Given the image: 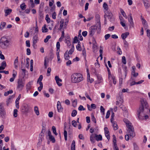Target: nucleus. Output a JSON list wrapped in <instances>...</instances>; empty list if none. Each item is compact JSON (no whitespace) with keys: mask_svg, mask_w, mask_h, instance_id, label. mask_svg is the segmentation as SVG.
Returning <instances> with one entry per match:
<instances>
[{"mask_svg":"<svg viewBox=\"0 0 150 150\" xmlns=\"http://www.w3.org/2000/svg\"><path fill=\"white\" fill-rule=\"evenodd\" d=\"M140 102L141 105L137 111L138 117L139 119H144V117L146 119H147L148 116L147 115H144V109L147 108L148 107L147 103L144 99H141Z\"/></svg>","mask_w":150,"mask_h":150,"instance_id":"obj_1","label":"nucleus"},{"mask_svg":"<svg viewBox=\"0 0 150 150\" xmlns=\"http://www.w3.org/2000/svg\"><path fill=\"white\" fill-rule=\"evenodd\" d=\"M123 121L126 123V126L128 128L127 130L128 134L126 135L125 138L126 140L128 141L129 139V137L133 138L135 135L134 132V127L132 125V123L127 119H124Z\"/></svg>","mask_w":150,"mask_h":150,"instance_id":"obj_2","label":"nucleus"},{"mask_svg":"<svg viewBox=\"0 0 150 150\" xmlns=\"http://www.w3.org/2000/svg\"><path fill=\"white\" fill-rule=\"evenodd\" d=\"M83 80L82 75L80 73H74L72 74L71 76V81L73 83H78Z\"/></svg>","mask_w":150,"mask_h":150,"instance_id":"obj_3","label":"nucleus"},{"mask_svg":"<svg viewBox=\"0 0 150 150\" xmlns=\"http://www.w3.org/2000/svg\"><path fill=\"white\" fill-rule=\"evenodd\" d=\"M9 41L6 37H2L0 40V45L3 49L6 48L9 45Z\"/></svg>","mask_w":150,"mask_h":150,"instance_id":"obj_4","label":"nucleus"},{"mask_svg":"<svg viewBox=\"0 0 150 150\" xmlns=\"http://www.w3.org/2000/svg\"><path fill=\"white\" fill-rule=\"evenodd\" d=\"M105 15L104 17L105 18V24L107 23L106 18L108 17V19H110V21H111L113 19V15L111 12L109 11H104Z\"/></svg>","mask_w":150,"mask_h":150,"instance_id":"obj_5","label":"nucleus"},{"mask_svg":"<svg viewBox=\"0 0 150 150\" xmlns=\"http://www.w3.org/2000/svg\"><path fill=\"white\" fill-rule=\"evenodd\" d=\"M98 27V25H94L91 26L89 28V33L90 36H93L95 33L96 30L97 29L100 30V28H99Z\"/></svg>","mask_w":150,"mask_h":150,"instance_id":"obj_6","label":"nucleus"},{"mask_svg":"<svg viewBox=\"0 0 150 150\" xmlns=\"http://www.w3.org/2000/svg\"><path fill=\"white\" fill-rule=\"evenodd\" d=\"M25 83L22 79H19L18 80L17 86V88L19 91H21L23 88Z\"/></svg>","mask_w":150,"mask_h":150,"instance_id":"obj_7","label":"nucleus"},{"mask_svg":"<svg viewBox=\"0 0 150 150\" xmlns=\"http://www.w3.org/2000/svg\"><path fill=\"white\" fill-rule=\"evenodd\" d=\"M6 112L5 109L3 105V103H1L0 104V115L3 118L5 117Z\"/></svg>","mask_w":150,"mask_h":150,"instance_id":"obj_8","label":"nucleus"},{"mask_svg":"<svg viewBox=\"0 0 150 150\" xmlns=\"http://www.w3.org/2000/svg\"><path fill=\"white\" fill-rule=\"evenodd\" d=\"M113 137V149L114 150H119L117 147V140L116 137L115 135H112Z\"/></svg>","mask_w":150,"mask_h":150,"instance_id":"obj_9","label":"nucleus"},{"mask_svg":"<svg viewBox=\"0 0 150 150\" xmlns=\"http://www.w3.org/2000/svg\"><path fill=\"white\" fill-rule=\"evenodd\" d=\"M141 19L144 28L145 29H147L148 27V25L146 21L142 17V16H141Z\"/></svg>","mask_w":150,"mask_h":150,"instance_id":"obj_10","label":"nucleus"},{"mask_svg":"<svg viewBox=\"0 0 150 150\" xmlns=\"http://www.w3.org/2000/svg\"><path fill=\"white\" fill-rule=\"evenodd\" d=\"M95 18L96 19V20L97 22V23L96 25H98V27L99 28H100L101 27V25L100 20V16L99 14H97L95 16Z\"/></svg>","mask_w":150,"mask_h":150,"instance_id":"obj_11","label":"nucleus"},{"mask_svg":"<svg viewBox=\"0 0 150 150\" xmlns=\"http://www.w3.org/2000/svg\"><path fill=\"white\" fill-rule=\"evenodd\" d=\"M132 14H130L129 15V18H128V21L129 23L130 27H134V24L133 21V18L132 17Z\"/></svg>","mask_w":150,"mask_h":150,"instance_id":"obj_12","label":"nucleus"},{"mask_svg":"<svg viewBox=\"0 0 150 150\" xmlns=\"http://www.w3.org/2000/svg\"><path fill=\"white\" fill-rule=\"evenodd\" d=\"M104 130L105 136L107 139L109 140L110 137L109 135V132L108 128L107 127H105L104 128Z\"/></svg>","mask_w":150,"mask_h":150,"instance_id":"obj_13","label":"nucleus"},{"mask_svg":"<svg viewBox=\"0 0 150 150\" xmlns=\"http://www.w3.org/2000/svg\"><path fill=\"white\" fill-rule=\"evenodd\" d=\"M57 107L58 112H61L62 111L63 108L62 107L61 103L59 101L57 102Z\"/></svg>","mask_w":150,"mask_h":150,"instance_id":"obj_14","label":"nucleus"},{"mask_svg":"<svg viewBox=\"0 0 150 150\" xmlns=\"http://www.w3.org/2000/svg\"><path fill=\"white\" fill-rule=\"evenodd\" d=\"M38 35H35L33 38V46L34 45H35L36 44L38 41Z\"/></svg>","mask_w":150,"mask_h":150,"instance_id":"obj_15","label":"nucleus"},{"mask_svg":"<svg viewBox=\"0 0 150 150\" xmlns=\"http://www.w3.org/2000/svg\"><path fill=\"white\" fill-rule=\"evenodd\" d=\"M33 81L29 82L26 85V88L27 91L31 88V86L32 84Z\"/></svg>","mask_w":150,"mask_h":150,"instance_id":"obj_16","label":"nucleus"},{"mask_svg":"<svg viewBox=\"0 0 150 150\" xmlns=\"http://www.w3.org/2000/svg\"><path fill=\"white\" fill-rule=\"evenodd\" d=\"M95 138H96L95 135L92 134L90 136V140L92 144L94 143L95 142Z\"/></svg>","mask_w":150,"mask_h":150,"instance_id":"obj_17","label":"nucleus"},{"mask_svg":"<svg viewBox=\"0 0 150 150\" xmlns=\"http://www.w3.org/2000/svg\"><path fill=\"white\" fill-rule=\"evenodd\" d=\"M12 11V9L10 8H8L7 10H5V16H7L8 15L10 14L11 12Z\"/></svg>","mask_w":150,"mask_h":150,"instance_id":"obj_18","label":"nucleus"},{"mask_svg":"<svg viewBox=\"0 0 150 150\" xmlns=\"http://www.w3.org/2000/svg\"><path fill=\"white\" fill-rule=\"evenodd\" d=\"M129 33L128 32H126L124 33H122L121 35L122 38L123 40H125L129 35Z\"/></svg>","mask_w":150,"mask_h":150,"instance_id":"obj_19","label":"nucleus"},{"mask_svg":"<svg viewBox=\"0 0 150 150\" xmlns=\"http://www.w3.org/2000/svg\"><path fill=\"white\" fill-rule=\"evenodd\" d=\"M96 136V140L97 141H101L102 140V137L101 135L100 134L97 135L95 134Z\"/></svg>","mask_w":150,"mask_h":150,"instance_id":"obj_20","label":"nucleus"},{"mask_svg":"<svg viewBox=\"0 0 150 150\" xmlns=\"http://www.w3.org/2000/svg\"><path fill=\"white\" fill-rule=\"evenodd\" d=\"M112 122L114 129V130H116L118 129L117 125L116 122L115 121H112Z\"/></svg>","mask_w":150,"mask_h":150,"instance_id":"obj_21","label":"nucleus"},{"mask_svg":"<svg viewBox=\"0 0 150 150\" xmlns=\"http://www.w3.org/2000/svg\"><path fill=\"white\" fill-rule=\"evenodd\" d=\"M18 62V57H17L15 60L14 62V67L15 69H17V68Z\"/></svg>","mask_w":150,"mask_h":150,"instance_id":"obj_22","label":"nucleus"},{"mask_svg":"<svg viewBox=\"0 0 150 150\" xmlns=\"http://www.w3.org/2000/svg\"><path fill=\"white\" fill-rule=\"evenodd\" d=\"M14 96L13 95H12L11 96H10L9 98L7 99V100L6 101V105L8 106V105L10 103L11 101L10 100L12 99Z\"/></svg>","mask_w":150,"mask_h":150,"instance_id":"obj_23","label":"nucleus"},{"mask_svg":"<svg viewBox=\"0 0 150 150\" xmlns=\"http://www.w3.org/2000/svg\"><path fill=\"white\" fill-rule=\"evenodd\" d=\"M75 142L74 140H73L71 144V150H75Z\"/></svg>","mask_w":150,"mask_h":150,"instance_id":"obj_24","label":"nucleus"},{"mask_svg":"<svg viewBox=\"0 0 150 150\" xmlns=\"http://www.w3.org/2000/svg\"><path fill=\"white\" fill-rule=\"evenodd\" d=\"M34 111L37 115H39V112L38 108L37 106H35L34 109Z\"/></svg>","mask_w":150,"mask_h":150,"instance_id":"obj_25","label":"nucleus"},{"mask_svg":"<svg viewBox=\"0 0 150 150\" xmlns=\"http://www.w3.org/2000/svg\"><path fill=\"white\" fill-rule=\"evenodd\" d=\"M143 2L146 8H148L149 7L150 5L148 1H144Z\"/></svg>","mask_w":150,"mask_h":150,"instance_id":"obj_26","label":"nucleus"},{"mask_svg":"<svg viewBox=\"0 0 150 150\" xmlns=\"http://www.w3.org/2000/svg\"><path fill=\"white\" fill-rule=\"evenodd\" d=\"M48 31V29L46 27L45 25H44L42 28V31L43 33L47 32Z\"/></svg>","mask_w":150,"mask_h":150,"instance_id":"obj_27","label":"nucleus"},{"mask_svg":"<svg viewBox=\"0 0 150 150\" xmlns=\"http://www.w3.org/2000/svg\"><path fill=\"white\" fill-rule=\"evenodd\" d=\"M66 126L64 127V137L65 140L66 141L67 140V131L65 129V128H66Z\"/></svg>","mask_w":150,"mask_h":150,"instance_id":"obj_28","label":"nucleus"},{"mask_svg":"<svg viewBox=\"0 0 150 150\" xmlns=\"http://www.w3.org/2000/svg\"><path fill=\"white\" fill-rule=\"evenodd\" d=\"M103 7L105 9L104 11H108V6L107 4L105 2L104 3L103 5Z\"/></svg>","mask_w":150,"mask_h":150,"instance_id":"obj_29","label":"nucleus"},{"mask_svg":"<svg viewBox=\"0 0 150 150\" xmlns=\"http://www.w3.org/2000/svg\"><path fill=\"white\" fill-rule=\"evenodd\" d=\"M67 53V51L64 54V58L66 60H68L69 59V56Z\"/></svg>","mask_w":150,"mask_h":150,"instance_id":"obj_30","label":"nucleus"},{"mask_svg":"<svg viewBox=\"0 0 150 150\" xmlns=\"http://www.w3.org/2000/svg\"><path fill=\"white\" fill-rule=\"evenodd\" d=\"M74 50V47L73 45L71 49L70 50L69 52L67 51V53L69 54H72Z\"/></svg>","mask_w":150,"mask_h":150,"instance_id":"obj_31","label":"nucleus"},{"mask_svg":"<svg viewBox=\"0 0 150 150\" xmlns=\"http://www.w3.org/2000/svg\"><path fill=\"white\" fill-rule=\"evenodd\" d=\"M120 11L122 15L125 18H127V15L123 10L122 8H120Z\"/></svg>","mask_w":150,"mask_h":150,"instance_id":"obj_32","label":"nucleus"},{"mask_svg":"<svg viewBox=\"0 0 150 150\" xmlns=\"http://www.w3.org/2000/svg\"><path fill=\"white\" fill-rule=\"evenodd\" d=\"M26 6L25 3H23L20 5V8L22 10H24L26 8Z\"/></svg>","mask_w":150,"mask_h":150,"instance_id":"obj_33","label":"nucleus"},{"mask_svg":"<svg viewBox=\"0 0 150 150\" xmlns=\"http://www.w3.org/2000/svg\"><path fill=\"white\" fill-rule=\"evenodd\" d=\"M144 80H141L139 81L138 82H135L134 81L133 82V83H133V84L131 83L130 84V85L132 86V85H134L135 84H140L142 83V82H144Z\"/></svg>","mask_w":150,"mask_h":150,"instance_id":"obj_34","label":"nucleus"},{"mask_svg":"<svg viewBox=\"0 0 150 150\" xmlns=\"http://www.w3.org/2000/svg\"><path fill=\"white\" fill-rule=\"evenodd\" d=\"M124 47L127 49L128 47V43L125 40L124 41Z\"/></svg>","mask_w":150,"mask_h":150,"instance_id":"obj_35","label":"nucleus"},{"mask_svg":"<svg viewBox=\"0 0 150 150\" xmlns=\"http://www.w3.org/2000/svg\"><path fill=\"white\" fill-rule=\"evenodd\" d=\"M49 54L50 55V59L52 60L53 58L54 57V54L53 53L52 50H51L50 51V53H49Z\"/></svg>","mask_w":150,"mask_h":150,"instance_id":"obj_36","label":"nucleus"},{"mask_svg":"<svg viewBox=\"0 0 150 150\" xmlns=\"http://www.w3.org/2000/svg\"><path fill=\"white\" fill-rule=\"evenodd\" d=\"M13 92V91L12 90H10L8 91H7V92H5L4 93V95L5 96H7L9 94L12 93Z\"/></svg>","mask_w":150,"mask_h":150,"instance_id":"obj_37","label":"nucleus"},{"mask_svg":"<svg viewBox=\"0 0 150 150\" xmlns=\"http://www.w3.org/2000/svg\"><path fill=\"white\" fill-rule=\"evenodd\" d=\"M77 113V112L76 110H74L72 111L71 115L72 117H74L76 115Z\"/></svg>","mask_w":150,"mask_h":150,"instance_id":"obj_38","label":"nucleus"},{"mask_svg":"<svg viewBox=\"0 0 150 150\" xmlns=\"http://www.w3.org/2000/svg\"><path fill=\"white\" fill-rule=\"evenodd\" d=\"M80 42L79 41V42H78V44L76 46V48L79 51H81V46L79 44Z\"/></svg>","mask_w":150,"mask_h":150,"instance_id":"obj_39","label":"nucleus"},{"mask_svg":"<svg viewBox=\"0 0 150 150\" xmlns=\"http://www.w3.org/2000/svg\"><path fill=\"white\" fill-rule=\"evenodd\" d=\"M49 137V139L52 142L54 143L55 142V139L54 137H53L52 135L50 136Z\"/></svg>","mask_w":150,"mask_h":150,"instance_id":"obj_40","label":"nucleus"},{"mask_svg":"<svg viewBox=\"0 0 150 150\" xmlns=\"http://www.w3.org/2000/svg\"><path fill=\"white\" fill-rule=\"evenodd\" d=\"M6 25V23L5 22H3L1 23L0 26V28L1 30H2L5 27Z\"/></svg>","mask_w":150,"mask_h":150,"instance_id":"obj_41","label":"nucleus"},{"mask_svg":"<svg viewBox=\"0 0 150 150\" xmlns=\"http://www.w3.org/2000/svg\"><path fill=\"white\" fill-rule=\"evenodd\" d=\"M52 129L53 133L56 135H57V133L56 132V128L55 126H53L52 127Z\"/></svg>","mask_w":150,"mask_h":150,"instance_id":"obj_42","label":"nucleus"},{"mask_svg":"<svg viewBox=\"0 0 150 150\" xmlns=\"http://www.w3.org/2000/svg\"><path fill=\"white\" fill-rule=\"evenodd\" d=\"M100 110L101 112L103 113V115H104L105 114V109L102 106H101L100 107Z\"/></svg>","mask_w":150,"mask_h":150,"instance_id":"obj_43","label":"nucleus"},{"mask_svg":"<svg viewBox=\"0 0 150 150\" xmlns=\"http://www.w3.org/2000/svg\"><path fill=\"white\" fill-rule=\"evenodd\" d=\"M51 69L50 67H49L48 68L47 70V76H49L50 75V73L51 71Z\"/></svg>","mask_w":150,"mask_h":150,"instance_id":"obj_44","label":"nucleus"},{"mask_svg":"<svg viewBox=\"0 0 150 150\" xmlns=\"http://www.w3.org/2000/svg\"><path fill=\"white\" fill-rule=\"evenodd\" d=\"M55 79L56 81V82H57V81H62V80L60 79L59 78V77L57 76H55Z\"/></svg>","mask_w":150,"mask_h":150,"instance_id":"obj_45","label":"nucleus"},{"mask_svg":"<svg viewBox=\"0 0 150 150\" xmlns=\"http://www.w3.org/2000/svg\"><path fill=\"white\" fill-rule=\"evenodd\" d=\"M29 6L31 8H34L35 5L33 1L30 2V3L29 4Z\"/></svg>","mask_w":150,"mask_h":150,"instance_id":"obj_46","label":"nucleus"},{"mask_svg":"<svg viewBox=\"0 0 150 150\" xmlns=\"http://www.w3.org/2000/svg\"><path fill=\"white\" fill-rule=\"evenodd\" d=\"M51 38V37L50 35H48L46 37V38L44 39V42L45 43L47 42L49 39H50Z\"/></svg>","mask_w":150,"mask_h":150,"instance_id":"obj_47","label":"nucleus"},{"mask_svg":"<svg viewBox=\"0 0 150 150\" xmlns=\"http://www.w3.org/2000/svg\"><path fill=\"white\" fill-rule=\"evenodd\" d=\"M91 115V120L93 122L95 123H96V118H95L94 116V115L92 114Z\"/></svg>","mask_w":150,"mask_h":150,"instance_id":"obj_48","label":"nucleus"},{"mask_svg":"<svg viewBox=\"0 0 150 150\" xmlns=\"http://www.w3.org/2000/svg\"><path fill=\"white\" fill-rule=\"evenodd\" d=\"M17 112H18V110H17L16 109H15L13 111V116L15 117H16L17 116Z\"/></svg>","mask_w":150,"mask_h":150,"instance_id":"obj_49","label":"nucleus"},{"mask_svg":"<svg viewBox=\"0 0 150 150\" xmlns=\"http://www.w3.org/2000/svg\"><path fill=\"white\" fill-rule=\"evenodd\" d=\"M71 124L74 127H76L77 122L75 120H73L71 122Z\"/></svg>","mask_w":150,"mask_h":150,"instance_id":"obj_50","label":"nucleus"},{"mask_svg":"<svg viewBox=\"0 0 150 150\" xmlns=\"http://www.w3.org/2000/svg\"><path fill=\"white\" fill-rule=\"evenodd\" d=\"M114 113L113 112V111L112 112V114L111 115V118L110 119L111 122H112L114 120Z\"/></svg>","mask_w":150,"mask_h":150,"instance_id":"obj_51","label":"nucleus"},{"mask_svg":"<svg viewBox=\"0 0 150 150\" xmlns=\"http://www.w3.org/2000/svg\"><path fill=\"white\" fill-rule=\"evenodd\" d=\"M78 110H84L86 109L83 108L82 105H80L78 108Z\"/></svg>","mask_w":150,"mask_h":150,"instance_id":"obj_52","label":"nucleus"},{"mask_svg":"<svg viewBox=\"0 0 150 150\" xmlns=\"http://www.w3.org/2000/svg\"><path fill=\"white\" fill-rule=\"evenodd\" d=\"M42 79H43L42 75H41L40 76L38 79V80L37 82V83H38L39 82L41 81Z\"/></svg>","mask_w":150,"mask_h":150,"instance_id":"obj_53","label":"nucleus"},{"mask_svg":"<svg viewBox=\"0 0 150 150\" xmlns=\"http://www.w3.org/2000/svg\"><path fill=\"white\" fill-rule=\"evenodd\" d=\"M79 42V41L78 40V38H77V37L75 36L74 38L73 42L74 43H76L77 42Z\"/></svg>","mask_w":150,"mask_h":150,"instance_id":"obj_54","label":"nucleus"},{"mask_svg":"<svg viewBox=\"0 0 150 150\" xmlns=\"http://www.w3.org/2000/svg\"><path fill=\"white\" fill-rule=\"evenodd\" d=\"M45 19L47 23H49L50 22V18L49 17V16L48 14L46 15Z\"/></svg>","mask_w":150,"mask_h":150,"instance_id":"obj_55","label":"nucleus"},{"mask_svg":"<svg viewBox=\"0 0 150 150\" xmlns=\"http://www.w3.org/2000/svg\"><path fill=\"white\" fill-rule=\"evenodd\" d=\"M110 115V111L109 110H108V111L107 112L106 115V117H105V118L106 119L108 118L109 117Z\"/></svg>","mask_w":150,"mask_h":150,"instance_id":"obj_56","label":"nucleus"},{"mask_svg":"<svg viewBox=\"0 0 150 150\" xmlns=\"http://www.w3.org/2000/svg\"><path fill=\"white\" fill-rule=\"evenodd\" d=\"M24 108L25 109V111L26 112H28V105H25L24 106Z\"/></svg>","mask_w":150,"mask_h":150,"instance_id":"obj_57","label":"nucleus"},{"mask_svg":"<svg viewBox=\"0 0 150 150\" xmlns=\"http://www.w3.org/2000/svg\"><path fill=\"white\" fill-rule=\"evenodd\" d=\"M72 103H73V105L75 107L76 106V105H77V99H76L74 100H73L72 102Z\"/></svg>","mask_w":150,"mask_h":150,"instance_id":"obj_58","label":"nucleus"},{"mask_svg":"<svg viewBox=\"0 0 150 150\" xmlns=\"http://www.w3.org/2000/svg\"><path fill=\"white\" fill-rule=\"evenodd\" d=\"M1 66L4 67H5L6 66V62L5 61H3L1 63Z\"/></svg>","mask_w":150,"mask_h":150,"instance_id":"obj_59","label":"nucleus"},{"mask_svg":"<svg viewBox=\"0 0 150 150\" xmlns=\"http://www.w3.org/2000/svg\"><path fill=\"white\" fill-rule=\"evenodd\" d=\"M110 37V35L108 34H106L105 36V40H108Z\"/></svg>","mask_w":150,"mask_h":150,"instance_id":"obj_60","label":"nucleus"},{"mask_svg":"<svg viewBox=\"0 0 150 150\" xmlns=\"http://www.w3.org/2000/svg\"><path fill=\"white\" fill-rule=\"evenodd\" d=\"M122 62L124 64H125L126 63V58L125 56L122 57Z\"/></svg>","mask_w":150,"mask_h":150,"instance_id":"obj_61","label":"nucleus"},{"mask_svg":"<svg viewBox=\"0 0 150 150\" xmlns=\"http://www.w3.org/2000/svg\"><path fill=\"white\" fill-rule=\"evenodd\" d=\"M42 141V138L41 137L39 138L38 140V142L37 143V145H41V142Z\"/></svg>","mask_w":150,"mask_h":150,"instance_id":"obj_62","label":"nucleus"},{"mask_svg":"<svg viewBox=\"0 0 150 150\" xmlns=\"http://www.w3.org/2000/svg\"><path fill=\"white\" fill-rule=\"evenodd\" d=\"M86 122L89 123L90 122V118L89 117L87 116L86 117Z\"/></svg>","mask_w":150,"mask_h":150,"instance_id":"obj_63","label":"nucleus"},{"mask_svg":"<svg viewBox=\"0 0 150 150\" xmlns=\"http://www.w3.org/2000/svg\"><path fill=\"white\" fill-rule=\"evenodd\" d=\"M26 44L27 47H30V42L29 40H27L26 41Z\"/></svg>","mask_w":150,"mask_h":150,"instance_id":"obj_64","label":"nucleus"}]
</instances>
